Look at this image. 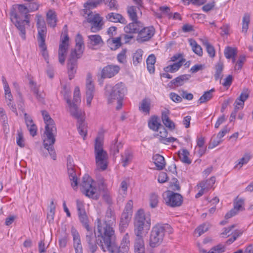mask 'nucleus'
Masks as SVG:
<instances>
[{
  "label": "nucleus",
  "instance_id": "0eeeda50",
  "mask_svg": "<svg viewBox=\"0 0 253 253\" xmlns=\"http://www.w3.org/2000/svg\"><path fill=\"white\" fill-rule=\"evenodd\" d=\"M151 219L149 214H145L143 210H139L136 214L134 222V232L136 236H142L144 228L149 230Z\"/></svg>",
  "mask_w": 253,
  "mask_h": 253
},
{
  "label": "nucleus",
  "instance_id": "72a5a7b5",
  "mask_svg": "<svg viewBox=\"0 0 253 253\" xmlns=\"http://www.w3.org/2000/svg\"><path fill=\"white\" fill-rule=\"evenodd\" d=\"M190 77L191 76L188 74L182 75L174 79L170 83L175 86H181L186 81H188Z\"/></svg>",
  "mask_w": 253,
  "mask_h": 253
},
{
  "label": "nucleus",
  "instance_id": "c85d7f7f",
  "mask_svg": "<svg viewBox=\"0 0 253 253\" xmlns=\"http://www.w3.org/2000/svg\"><path fill=\"white\" fill-rule=\"evenodd\" d=\"M151 102L150 99L145 98L140 103L139 110L145 115H149L151 110Z\"/></svg>",
  "mask_w": 253,
  "mask_h": 253
},
{
  "label": "nucleus",
  "instance_id": "37998d69",
  "mask_svg": "<svg viewBox=\"0 0 253 253\" xmlns=\"http://www.w3.org/2000/svg\"><path fill=\"white\" fill-rule=\"evenodd\" d=\"M42 114L45 124V126H48V127H52V126H55L53 120L51 119L46 111H42Z\"/></svg>",
  "mask_w": 253,
  "mask_h": 253
},
{
  "label": "nucleus",
  "instance_id": "e433bc0d",
  "mask_svg": "<svg viewBox=\"0 0 253 253\" xmlns=\"http://www.w3.org/2000/svg\"><path fill=\"white\" fill-rule=\"evenodd\" d=\"M224 69L223 63L220 61L217 63L215 66V73L214 77L215 81L221 80L223 77L222 71Z\"/></svg>",
  "mask_w": 253,
  "mask_h": 253
},
{
  "label": "nucleus",
  "instance_id": "7c9ffc66",
  "mask_svg": "<svg viewBox=\"0 0 253 253\" xmlns=\"http://www.w3.org/2000/svg\"><path fill=\"white\" fill-rule=\"evenodd\" d=\"M46 16L47 24L51 27H55L57 22V18L55 11L50 9L46 13Z\"/></svg>",
  "mask_w": 253,
  "mask_h": 253
},
{
  "label": "nucleus",
  "instance_id": "4be33fe9",
  "mask_svg": "<svg viewBox=\"0 0 253 253\" xmlns=\"http://www.w3.org/2000/svg\"><path fill=\"white\" fill-rule=\"evenodd\" d=\"M67 103L68 105L69 108V111L71 115L79 121V119H83L82 117V111L78 107L77 103L75 102H71L70 98H67Z\"/></svg>",
  "mask_w": 253,
  "mask_h": 253
},
{
  "label": "nucleus",
  "instance_id": "c756f323",
  "mask_svg": "<svg viewBox=\"0 0 253 253\" xmlns=\"http://www.w3.org/2000/svg\"><path fill=\"white\" fill-rule=\"evenodd\" d=\"M106 18L110 22H120L122 24L126 23V19L119 13L111 12L106 15Z\"/></svg>",
  "mask_w": 253,
  "mask_h": 253
},
{
  "label": "nucleus",
  "instance_id": "423d86ee",
  "mask_svg": "<svg viewBox=\"0 0 253 253\" xmlns=\"http://www.w3.org/2000/svg\"><path fill=\"white\" fill-rule=\"evenodd\" d=\"M172 233V228L168 224H157L153 227L150 238V245L155 247L163 240L166 233Z\"/></svg>",
  "mask_w": 253,
  "mask_h": 253
},
{
  "label": "nucleus",
  "instance_id": "09e8293b",
  "mask_svg": "<svg viewBox=\"0 0 253 253\" xmlns=\"http://www.w3.org/2000/svg\"><path fill=\"white\" fill-rule=\"evenodd\" d=\"M250 159L251 155L249 154H245L241 159L236 162L234 168L241 169L244 165L247 164Z\"/></svg>",
  "mask_w": 253,
  "mask_h": 253
},
{
  "label": "nucleus",
  "instance_id": "c9c22d12",
  "mask_svg": "<svg viewBox=\"0 0 253 253\" xmlns=\"http://www.w3.org/2000/svg\"><path fill=\"white\" fill-rule=\"evenodd\" d=\"M189 152L186 149H181L178 152V156L180 161L186 164L189 165L191 163V160L189 158Z\"/></svg>",
  "mask_w": 253,
  "mask_h": 253
},
{
  "label": "nucleus",
  "instance_id": "8fccbe9b",
  "mask_svg": "<svg viewBox=\"0 0 253 253\" xmlns=\"http://www.w3.org/2000/svg\"><path fill=\"white\" fill-rule=\"evenodd\" d=\"M102 2H104V0H88L85 4L84 7L88 9L89 11L90 8H94L100 5Z\"/></svg>",
  "mask_w": 253,
  "mask_h": 253
},
{
  "label": "nucleus",
  "instance_id": "6ab92c4d",
  "mask_svg": "<svg viewBox=\"0 0 253 253\" xmlns=\"http://www.w3.org/2000/svg\"><path fill=\"white\" fill-rule=\"evenodd\" d=\"M157 130L158 131L157 136L159 137L160 141L165 144H168L177 140V138L173 137L167 138L168 131L166 128L162 126H160Z\"/></svg>",
  "mask_w": 253,
  "mask_h": 253
},
{
  "label": "nucleus",
  "instance_id": "864d4df0",
  "mask_svg": "<svg viewBox=\"0 0 253 253\" xmlns=\"http://www.w3.org/2000/svg\"><path fill=\"white\" fill-rule=\"evenodd\" d=\"M224 53L225 57L229 59L233 56H237V49L230 46H227L224 49Z\"/></svg>",
  "mask_w": 253,
  "mask_h": 253
},
{
  "label": "nucleus",
  "instance_id": "1a4fd4ad",
  "mask_svg": "<svg viewBox=\"0 0 253 253\" xmlns=\"http://www.w3.org/2000/svg\"><path fill=\"white\" fill-rule=\"evenodd\" d=\"M105 89V95L108 103L113 102L117 98H124L127 92L126 88L122 83H118L114 86L107 84Z\"/></svg>",
  "mask_w": 253,
  "mask_h": 253
},
{
  "label": "nucleus",
  "instance_id": "603ef678",
  "mask_svg": "<svg viewBox=\"0 0 253 253\" xmlns=\"http://www.w3.org/2000/svg\"><path fill=\"white\" fill-rule=\"evenodd\" d=\"M89 43L92 45H99L103 42L101 36L99 35H93L88 36Z\"/></svg>",
  "mask_w": 253,
  "mask_h": 253
},
{
  "label": "nucleus",
  "instance_id": "f704fd0d",
  "mask_svg": "<svg viewBox=\"0 0 253 253\" xmlns=\"http://www.w3.org/2000/svg\"><path fill=\"white\" fill-rule=\"evenodd\" d=\"M185 61L184 58L180 59L177 62L174 63L172 65H169L165 68V71L166 72L174 73L177 71L182 66V64Z\"/></svg>",
  "mask_w": 253,
  "mask_h": 253
},
{
  "label": "nucleus",
  "instance_id": "ea45409f",
  "mask_svg": "<svg viewBox=\"0 0 253 253\" xmlns=\"http://www.w3.org/2000/svg\"><path fill=\"white\" fill-rule=\"evenodd\" d=\"M214 91L215 89L214 88L205 91L198 100V103L199 104H202L209 101L212 98V93Z\"/></svg>",
  "mask_w": 253,
  "mask_h": 253
},
{
  "label": "nucleus",
  "instance_id": "0e129e2a",
  "mask_svg": "<svg viewBox=\"0 0 253 253\" xmlns=\"http://www.w3.org/2000/svg\"><path fill=\"white\" fill-rule=\"evenodd\" d=\"M104 4L109 6L111 10H118V5L116 0H104Z\"/></svg>",
  "mask_w": 253,
  "mask_h": 253
},
{
  "label": "nucleus",
  "instance_id": "338daca9",
  "mask_svg": "<svg viewBox=\"0 0 253 253\" xmlns=\"http://www.w3.org/2000/svg\"><path fill=\"white\" fill-rule=\"evenodd\" d=\"M81 102V96L80 88L78 86H76L75 88L73 96V101L75 103H78Z\"/></svg>",
  "mask_w": 253,
  "mask_h": 253
},
{
  "label": "nucleus",
  "instance_id": "39448f33",
  "mask_svg": "<svg viewBox=\"0 0 253 253\" xmlns=\"http://www.w3.org/2000/svg\"><path fill=\"white\" fill-rule=\"evenodd\" d=\"M94 155L97 168L102 170L106 169L108 156L107 152L103 149V136L102 134H99L95 138Z\"/></svg>",
  "mask_w": 253,
  "mask_h": 253
},
{
  "label": "nucleus",
  "instance_id": "f257e3e1",
  "mask_svg": "<svg viewBox=\"0 0 253 253\" xmlns=\"http://www.w3.org/2000/svg\"><path fill=\"white\" fill-rule=\"evenodd\" d=\"M100 242L103 252L108 251L110 253H127L129 251L130 242L128 233H126L123 237L119 247L116 243L115 234L104 237Z\"/></svg>",
  "mask_w": 253,
  "mask_h": 253
},
{
  "label": "nucleus",
  "instance_id": "20e7f679",
  "mask_svg": "<svg viewBox=\"0 0 253 253\" xmlns=\"http://www.w3.org/2000/svg\"><path fill=\"white\" fill-rule=\"evenodd\" d=\"M76 47L71 51L68 60V69L69 79L72 80L76 73L78 66V59L80 58L84 52V45L82 36L77 34L76 40Z\"/></svg>",
  "mask_w": 253,
  "mask_h": 253
},
{
  "label": "nucleus",
  "instance_id": "4468645a",
  "mask_svg": "<svg viewBox=\"0 0 253 253\" xmlns=\"http://www.w3.org/2000/svg\"><path fill=\"white\" fill-rule=\"evenodd\" d=\"M87 233L85 236V240L88 245V247L91 252V253H94L97 249V244L101 248V246L100 244V241L101 240H98L99 232L97 231V235L96 236L95 232H93L92 229L90 228L88 230H86ZM97 231V229L96 230Z\"/></svg>",
  "mask_w": 253,
  "mask_h": 253
},
{
  "label": "nucleus",
  "instance_id": "412c9836",
  "mask_svg": "<svg viewBox=\"0 0 253 253\" xmlns=\"http://www.w3.org/2000/svg\"><path fill=\"white\" fill-rule=\"evenodd\" d=\"M94 85L92 83L91 78L88 76L86 82V98L87 105L89 107L91 105V102L94 96Z\"/></svg>",
  "mask_w": 253,
  "mask_h": 253
},
{
  "label": "nucleus",
  "instance_id": "79ce46f5",
  "mask_svg": "<svg viewBox=\"0 0 253 253\" xmlns=\"http://www.w3.org/2000/svg\"><path fill=\"white\" fill-rule=\"evenodd\" d=\"M77 128L79 134L85 139L87 134L86 126L84 123V119H79L77 122Z\"/></svg>",
  "mask_w": 253,
  "mask_h": 253
},
{
  "label": "nucleus",
  "instance_id": "c03bdc74",
  "mask_svg": "<svg viewBox=\"0 0 253 253\" xmlns=\"http://www.w3.org/2000/svg\"><path fill=\"white\" fill-rule=\"evenodd\" d=\"M143 51L141 49H137L133 55V64L134 66H137L138 64L140 63L143 60Z\"/></svg>",
  "mask_w": 253,
  "mask_h": 253
},
{
  "label": "nucleus",
  "instance_id": "de8ad7c7",
  "mask_svg": "<svg viewBox=\"0 0 253 253\" xmlns=\"http://www.w3.org/2000/svg\"><path fill=\"white\" fill-rule=\"evenodd\" d=\"M189 42L193 52L198 56H201L203 55V50L201 46L198 44L197 42L193 39H190Z\"/></svg>",
  "mask_w": 253,
  "mask_h": 253
},
{
  "label": "nucleus",
  "instance_id": "6e6552de",
  "mask_svg": "<svg viewBox=\"0 0 253 253\" xmlns=\"http://www.w3.org/2000/svg\"><path fill=\"white\" fill-rule=\"evenodd\" d=\"M56 134V126H52L50 127L45 126L43 145L44 148L47 150L49 155L53 160L56 159V154L53 146L55 142Z\"/></svg>",
  "mask_w": 253,
  "mask_h": 253
},
{
  "label": "nucleus",
  "instance_id": "774afa93",
  "mask_svg": "<svg viewBox=\"0 0 253 253\" xmlns=\"http://www.w3.org/2000/svg\"><path fill=\"white\" fill-rule=\"evenodd\" d=\"M102 198L108 204L110 205L112 204V196L110 192L105 191L102 195Z\"/></svg>",
  "mask_w": 253,
  "mask_h": 253
},
{
  "label": "nucleus",
  "instance_id": "bb28decb",
  "mask_svg": "<svg viewBox=\"0 0 253 253\" xmlns=\"http://www.w3.org/2000/svg\"><path fill=\"white\" fill-rule=\"evenodd\" d=\"M68 173L70 180L71 181L72 186L75 188L78 186V178L77 177L74 166L71 163H67Z\"/></svg>",
  "mask_w": 253,
  "mask_h": 253
},
{
  "label": "nucleus",
  "instance_id": "13d9d810",
  "mask_svg": "<svg viewBox=\"0 0 253 253\" xmlns=\"http://www.w3.org/2000/svg\"><path fill=\"white\" fill-rule=\"evenodd\" d=\"M148 126L150 129L153 130H157L162 126L161 124L158 122V118L156 117L152 118L151 121L148 122Z\"/></svg>",
  "mask_w": 253,
  "mask_h": 253
},
{
  "label": "nucleus",
  "instance_id": "2f4dec72",
  "mask_svg": "<svg viewBox=\"0 0 253 253\" xmlns=\"http://www.w3.org/2000/svg\"><path fill=\"white\" fill-rule=\"evenodd\" d=\"M134 248L135 253H145L144 242L142 236H136Z\"/></svg>",
  "mask_w": 253,
  "mask_h": 253
},
{
  "label": "nucleus",
  "instance_id": "aec40b11",
  "mask_svg": "<svg viewBox=\"0 0 253 253\" xmlns=\"http://www.w3.org/2000/svg\"><path fill=\"white\" fill-rule=\"evenodd\" d=\"M71 232L73 236V246L76 253H83L81 238L79 232L74 227L71 228Z\"/></svg>",
  "mask_w": 253,
  "mask_h": 253
},
{
  "label": "nucleus",
  "instance_id": "58836bf2",
  "mask_svg": "<svg viewBox=\"0 0 253 253\" xmlns=\"http://www.w3.org/2000/svg\"><path fill=\"white\" fill-rule=\"evenodd\" d=\"M31 90L33 92L38 100L40 102H43L44 97L41 93L39 92V87L33 81L30 82Z\"/></svg>",
  "mask_w": 253,
  "mask_h": 253
},
{
  "label": "nucleus",
  "instance_id": "f3484780",
  "mask_svg": "<svg viewBox=\"0 0 253 253\" xmlns=\"http://www.w3.org/2000/svg\"><path fill=\"white\" fill-rule=\"evenodd\" d=\"M120 70V67L117 65H108L102 69L101 77L102 78H112L116 75Z\"/></svg>",
  "mask_w": 253,
  "mask_h": 253
},
{
  "label": "nucleus",
  "instance_id": "bf43d9fd",
  "mask_svg": "<svg viewBox=\"0 0 253 253\" xmlns=\"http://www.w3.org/2000/svg\"><path fill=\"white\" fill-rule=\"evenodd\" d=\"M127 52L126 49H123L117 55V59L120 63L126 64L127 62L126 53Z\"/></svg>",
  "mask_w": 253,
  "mask_h": 253
},
{
  "label": "nucleus",
  "instance_id": "473e14b6",
  "mask_svg": "<svg viewBox=\"0 0 253 253\" xmlns=\"http://www.w3.org/2000/svg\"><path fill=\"white\" fill-rule=\"evenodd\" d=\"M153 160L158 170H162L165 168V160L162 156L156 154L153 157Z\"/></svg>",
  "mask_w": 253,
  "mask_h": 253
},
{
  "label": "nucleus",
  "instance_id": "2eb2a0df",
  "mask_svg": "<svg viewBox=\"0 0 253 253\" xmlns=\"http://www.w3.org/2000/svg\"><path fill=\"white\" fill-rule=\"evenodd\" d=\"M76 204L79 220L86 230H88L91 228L88 224L89 220L84 209V202L80 200H77Z\"/></svg>",
  "mask_w": 253,
  "mask_h": 253
},
{
  "label": "nucleus",
  "instance_id": "49530a36",
  "mask_svg": "<svg viewBox=\"0 0 253 253\" xmlns=\"http://www.w3.org/2000/svg\"><path fill=\"white\" fill-rule=\"evenodd\" d=\"M202 42L203 45L206 47L207 52L209 56L211 58L214 57L215 56V49L214 47L209 43L207 40H202Z\"/></svg>",
  "mask_w": 253,
  "mask_h": 253
},
{
  "label": "nucleus",
  "instance_id": "dca6fc26",
  "mask_svg": "<svg viewBox=\"0 0 253 253\" xmlns=\"http://www.w3.org/2000/svg\"><path fill=\"white\" fill-rule=\"evenodd\" d=\"M166 197L165 198L166 203L168 206L171 207L180 206L182 203L183 198L182 196L171 191H168L166 193Z\"/></svg>",
  "mask_w": 253,
  "mask_h": 253
},
{
  "label": "nucleus",
  "instance_id": "052dcab7",
  "mask_svg": "<svg viewBox=\"0 0 253 253\" xmlns=\"http://www.w3.org/2000/svg\"><path fill=\"white\" fill-rule=\"evenodd\" d=\"M0 120L2 122L4 128L6 129L8 126L7 118L2 108H0Z\"/></svg>",
  "mask_w": 253,
  "mask_h": 253
},
{
  "label": "nucleus",
  "instance_id": "a18cd8bd",
  "mask_svg": "<svg viewBox=\"0 0 253 253\" xmlns=\"http://www.w3.org/2000/svg\"><path fill=\"white\" fill-rule=\"evenodd\" d=\"M225 249L224 246L218 244L212 247L209 252H207L204 249H200V252L201 253H222L225 252Z\"/></svg>",
  "mask_w": 253,
  "mask_h": 253
},
{
  "label": "nucleus",
  "instance_id": "5fc2aeb1",
  "mask_svg": "<svg viewBox=\"0 0 253 253\" xmlns=\"http://www.w3.org/2000/svg\"><path fill=\"white\" fill-rule=\"evenodd\" d=\"M210 226V224L208 223H205L200 225L195 229V234H198V236H200L202 234L208 230Z\"/></svg>",
  "mask_w": 253,
  "mask_h": 253
},
{
  "label": "nucleus",
  "instance_id": "f03ea898",
  "mask_svg": "<svg viewBox=\"0 0 253 253\" xmlns=\"http://www.w3.org/2000/svg\"><path fill=\"white\" fill-rule=\"evenodd\" d=\"M100 242L103 252L108 251L110 253H127L129 251L130 242L128 233H126L123 237L119 247L116 243L115 234L104 237Z\"/></svg>",
  "mask_w": 253,
  "mask_h": 253
},
{
  "label": "nucleus",
  "instance_id": "7ed1b4c3",
  "mask_svg": "<svg viewBox=\"0 0 253 253\" xmlns=\"http://www.w3.org/2000/svg\"><path fill=\"white\" fill-rule=\"evenodd\" d=\"M97 231L99 234L98 240L103 239L104 237L110 235H114L115 233L114 228L116 226V215L114 210L111 206H109L106 211V214L104 221L97 218Z\"/></svg>",
  "mask_w": 253,
  "mask_h": 253
},
{
  "label": "nucleus",
  "instance_id": "6e6d98bb",
  "mask_svg": "<svg viewBox=\"0 0 253 253\" xmlns=\"http://www.w3.org/2000/svg\"><path fill=\"white\" fill-rule=\"evenodd\" d=\"M123 147L121 142H118V139H115L110 146V149L113 155H116L119 152L120 149Z\"/></svg>",
  "mask_w": 253,
  "mask_h": 253
},
{
  "label": "nucleus",
  "instance_id": "cd10ccee",
  "mask_svg": "<svg viewBox=\"0 0 253 253\" xmlns=\"http://www.w3.org/2000/svg\"><path fill=\"white\" fill-rule=\"evenodd\" d=\"M131 215L132 214L129 212H123L122 213L120 223V230L121 232H124L128 226Z\"/></svg>",
  "mask_w": 253,
  "mask_h": 253
},
{
  "label": "nucleus",
  "instance_id": "4d7b16f0",
  "mask_svg": "<svg viewBox=\"0 0 253 253\" xmlns=\"http://www.w3.org/2000/svg\"><path fill=\"white\" fill-rule=\"evenodd\" d=\"M39 47L41 49L42 55L45 60L48 57V54L47 51L46 46L45 43V39L38 40Z\"/></svg>",
  "mask_w": 253,
  "mask_h": 253
},
{
  "label": "nucleus",
  "instance_id": "f8f14e48",
  "mask_svg": "<svg viewBox=\"0 0 253 253\" xmlns=\"http://www.w3.org/2000/svg\"><path fill=\"white\" fill-rule=\"evenodd\" d=\"M62 35L63 39L61 40L58 49V60L60 64H64L69 47V37L67 34V25H65L63 28Z\"/></svg>",
  "mask_w": 253,
  "mask_h": 253
},
{
  "label": "nucleus",
  "instance_id": "9d476101",
  "mask_svg": "<svg viewBox=\"0 0 253 253\" xmlns=\"http://www.w3.org/2000/svg\"><path fill=\"white\" fill-rule=\"evenodd\" d=\"M10 19L15 27L20 31V34L23 39H25V25L28 24L30 20L14 8L11 9L10 13Z\"/></svg>",
  "mask_w": 253,
  "mask_h": 253
},
{
  "label": "nucleus",
  "instance_id": "680f3d73",
  "mask_svg": "<svg viewBox=\"0 0 253 253\" xmlns=\"http://www.w3.org/2000/svg\"><path fill=\"white\" fill-rule=\"evenodd\" d=\"M19 12L22 14V15H24L25 17L30 19V15L28 14L29 10L28 7L23 4L17 5V9Z\"/></svg>",
  "mask_w": 253,
  "mask_h": 253
},
{
  "label": "nucleus",
  "instance_id": "e2e57ef3",
  "mask_svg": "<svg viewBox=\"0 0 253 253\" xmlns=\"http://www.w3.org/2000/svg\"><path fill=\"white\" fill-rule=\"evenodd\" d=\"M244 204V200L241 198H237L236 202L234 203V206L233 209L237 212L239 211H242L244 210L243 206Z\"/></svg>",
  "mask_w": 253,
  "mask_h": 253
},
{
  "label": "nucleus",
  "instance_id": "a19ab883",
  "mask_svg": "<svg viewBox=\"0 0 253 253\" xmlns=\"http://www.w3.org/2000/svg\"><path fill=\"white\" fill-rule=\"evenodd\" d=\"M139 7L134 6H128L127 8V12L128 16L132 21L138 20L137 11L139 10Z\"/></svg>",
  "mask_w": 253,
  "mask_h": 253
},
{
  "label": "nucleus",
  "instance_id": "9b49d317",
  "mask_svg": "<svg viewBox=\"0 0 253 253\" xmlns=\"http://www.w3.org/2000/svg\"><path fill=\"white\" fill-rule=\"evenodd\" d=\"M81 190L86 196L93 199H97V188L95 182L88 175H84L81 184Z\"/></svg>",
  "mask_w": 253,
  "mask_h": 253
},
{
  "label": "nucleus",
  "instance_id": "69168bd1",
  "mask_svg": "<svg viewBox=\"0 0 253 253\" xmlns=\"http://www.w3.org/2000/svg\"><path fill=\"white\" fill-rule=\"evenodd\" d=\"M159 202L158 196L155 193H152L150 197V205L151 208H154L158 206Z\"/></svg>",
  "mask_w": 253,
  "mask_h": 253
},
{
  "label": "nucleus",
  "instance_id": "ddd939ff",
  "mask_svg": "<svg viewBox=\"0 0 253 253\" xmlns=\"http://www.w3.org/2000/svg\"><path fill=\"white\" fill-rule=\"evenodd\" d=\"M86 9L85 14H87L86 17L87 22L91 24V31L92 32H96L102 29L103 25L102 18L99 14H93L92 12Z\"/></svg>",
  "mask_w": 253,
  "mask_h": 253
},
{
  "label": "nucleus",
  "instance_id": "393cba45",
  "mask_svg": "<svg viewBox=\"0 0 253 253\" xmlns=\"http://www.w3.org/2000/svg\"><path fill=\"white\" fill-rule=\"evenodd\" d=\"M169 113L170 112L169 110L166 109L164 110L162 112L161 119L163 123L166 127L170 130H173L175 129V126L174 123L169 118Z\"/></svg>",
  "mask_w": 253,
  "mask_h": 253
},
{
  "label": "nucleus",
  "instance_id": "a211bd4d",
  "mask_svg": "<svg viewBox=\"0 0 253 253\" xmlns=\"http://www.w3.org/2000/svg\"><path fill=\"white\" fill-rule=\"evenodd\" d=\"M155 30L153 26L143 27L137 36V41L144 42L149 40L154 35Z\"/></svg>",
  "mask_w": 253,
  "mask_h": 253
},
{
  "label": "nucleus",
  "instance_id": "b1692460",
  "mask_svg": "<svg viewBox=\"0 0 253 253\" xmlns=\"http://www.w3.org/2000/svg\"><path fill=\"white\" fill-rule=\"evenodd\" d=\"M37 25L38 31V40L45 39L46 28L45 21L40 15H37Z\"/></svg>",
  "mask_w": 253,
  "mask_h": 253
},
{
  "label": "nucleus",
  "instance_id": "5701e85b",
  "mask_svg": "<svg viewBox=\"0 0 253 253\" xmlns=\"http://www.w3.org/2000/svg\"><path fill=\"white\" fill-rule=\"evenodd\" d=\"M143 27V23L138 20H136L132 21L131 23L126 26L124 30L127 33H137L139 34Z\"/></svg>",
  "mask_w": 253,
  "mask_h": 253
},
{
  "label": "nucleus",
  "instance_id": "a878e982",
  "mask_svg": "<svg viewBox=\"0 0 253 253\" xmlns=\"http://www.w3.org/2000/svg\"><path fill=\"white\" fill-rule=\"evenodd\" d=\"M24 119L27 127L29 131L30 134L32 136L37 135V127L34 123L33 120L27 113H24Z\"/></svg>",
  "mask_w": 253,
  "mask_h": 253
},
{
  "label": "nucleus",
  "instance_id": "3c124183",
  "mask_svg": "<svg viewBox=\"0 0 253 253\" xmlns=\"http://www.w3.org/2000/svg\"><path fill=\"white\" fill-rule=\"evenodd\" d=\"M250 22V15L248 13L244 14L242 20V31L244 33L247 32L249 28V24Z\"/></svg>",
  "mask_w": 253,
  "mask_h": 253
},
{
  "label": "nucleus",
  "instance_id": "4c0bfd02",
  "mask_svg": "<svg viewBox=\"0 0 253 253\" xmlns=\"http://www.w3.org/2000/svg\"><path fill=\"white\" fill-rule=\"evenodd\" d=\"M132 157V153L128 150H126L124 153L121 155V161L124 167H126L131 162Z\"/></svg>",
  "mask_w": 253,
  "mask_h": 253
}]
</instances>
